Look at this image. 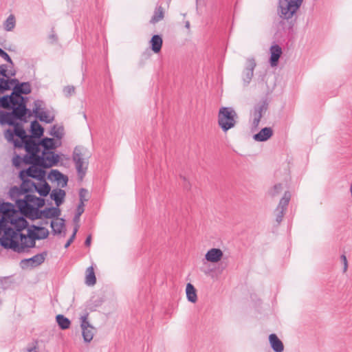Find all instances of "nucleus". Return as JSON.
Returning <instances> with one entry per match:
<instances>
[{
    "label": "nucleus",
    "mask_w": 352,
    "mask_h": 352,
    "mask_svg": "<svg viewBox=\"0 0 352 352\" xmlns=\"http://www.w3.org/2000/svg\"><path fill=\"white\" fill-rule=\"evenodd\" d=\"M0 210L6 217V226L0 239V244L3 248L22 252L25 248L34 247L36 240L48 236L49 231L46 228L34 225L28 228L27 234H22L21 232L27 228L28 223L12 204H1Z\"/></svg>",
    "instance_id": "f257e3e1"
},
{
    "label": "nucleus",
    "mask_w": 352,
    "mask_h": 352,
    "mask_svg": "<svg viewBox=\"0 0 352 352\" xmlns=\"http://www.w3.org/2000/svg\"><path fill=\"white\" fill-rule=\"evenodd\" d=\"M22 184L20 187L14 186L10 190V196L15 202L14 208L18 212L25 216H35L38 212V208L45 204L43 198L37 197L28 192H34L36 183L28 177L21 178Z\"/></svg>",
    "instance_id": "f03ea898"
},
{
    "label": "nucleus",
    "mask_w": 352,
    "mask_h": 352,
    "mask_svg": "<svg viewBox=\"0 0 352 352\" xmlns=\"http://www.w3.org/2000/svg\"><path fill=\"white\" fill-rule=\"evenodd\" d=\"M23 146H24L27 154L23 159L19 156L13 159V164L16 166H19L21 160H23L25 164H34L41 152L39 142H36L32 136L28 137L23 142Z\"/></svg>",
    "instance_id": "7ed1b4c3"
},
{
    "label": "nucleus",
    "mask_w": 352,
    "mask_h": 352,
    "mask_svg": "<svg viewBox=\"0 0 352 352\" xmlns=\"http://www.w3.org/2000/svg\"><path fill=\"white\" fill-rule=\"evenodd\" d=\"M28 113L31 116V112L23 106L14 107L12 112H6L0 110V124L14 125L15 120L26 121L25 116Z\"/></svg>",
    "instance_id": "20e7f679"
},
{
    "label": "nucleus",
    "mask_w": 352,
    "mask_h": 352,
    "mask_svg": "<svg viewBox=\"0 0 352 352\" xmlns=\"http://www.w3.org/2000/svg\"><path fill=\"white\" fill-rule=\"evenodd\" d=\"M237 114L231 107H221L218 115V123L223 131L233 128L236 122Z\"/></svg>",
    "instance_id": "39448f33"
},
{
    "label": "nucleus",
    "mask_w": 352,
    "mask_h": 352,
    "mask_svg": "<svg viewBox=\"0 0 352 352\" xmlns=\"http://www.w3.org/2000/svg\"><path fill=\"white\" fill-rule=\"evenodd\" d=\"M14 129H7L4 133L5 138L8 142L12 143L15 147L22 148L23 142L30 137L27 135L23 127L14 122Z\"/></svg>",
    "instance_id": "423d86ee"
},
{
    "label": "nucleus",
    "mask_w": 352,
    "mask_h": 352,
    "mask_svg": "<svg viewBox=\"0 0 352 352\" xmlns=\"http://www.w3.org/2000/svg\"><path fill=\"white\" fill-rule=\"evenodd\" d=\"M303 0H279L278 13L284 19H292L300 8Z\"/></svg>",
    "instance_id": "0eeeda50"
},
{
    "label": "nucleus",
    "mask_w": 352,
    "mask_h": 352,
    "mask_svg": "<svg viewBox=\"0 0 352 352\" xmlns=\"http://www.w3.org/2000/svg\"><path fill=\"white\" fill-rule=\"evenodd\" d=\"M87 150L82 146H76L73 153V161L75 163L76 168L78 176L82 179L85 176L87 168L88 155L86 153Z\"/></svg>",
    "instance_id": "6e6552de"
},
{
    "label": "nucleus",
    "mask_w": 352,
    "mask_h": 352,
    "mask_svg": "<svg viewBox=\"0 0 352 352\" xmlns=\"http://www.w3.org/2000/svg\"><path fill=\"white\" fill-rule=\"evenodd\" d=\"M59 160V155L55 154L53 151L43 150L41 154L36 157L34 164L39 165L43 168H50L56 165Z\"/></svg>",
    "instance_id": "1a4fd4ad"
},
{
    "label": "nucleus",
    "mask_w": 352,
    "mask_h": 352,
    "mask_svg": "<svg viewBox=\"0 0 352 352\" xmlns=\"http://www.w3.org/2000/svg\"><path fill=\"white\" fill-rule=\"evenodd\" d=\"M88 314L85 313L80 317L82 336L85 342H90L96 332V329L88 320Z\"/></svg>",
    "instance_id": "9d476101"
},
{
    "label": "nucleus",
    "mask_w": 352,
    "mask_h": 352,
    "mask_svg": "<svg viewBox=\"0 0 352 352\" xmlns=\"http://www.w3.org/2000/svg\"><path fill=\"white\" fill-rule=\"evenodd\" d=\"M31 85L29 82H21L14 85L12 91L13 96L17 99L19 106H23L26 108L25 98L21 94H29L31 93Z\"/></svg>",
    "instance_id": "9b49d317"
},
{
    "label": "nucleus",
    "mask_w": 352,
    "mask_h": 352,
    "mask_svg": "<svg viewBox=\"0 0 352 352\" xmlns=\"http://www.w3.org/2000/svg\"><path fill=\"white\" fill-rule=\"evenodd\" d=\"M32 166L27 170H23L19 173L20 178L23 177H32L38 179V181L45 179V172L41 168L39 165H34L30 164Z\"/></svg>",
    "instance_id": "f8f14e48"
},
{
    "label": "nucleus",
    "mask_w": 352,
    "mask_h": 352,
    "mask_svg": "<svg viewBox=\"0 0 352 352\" xmlns=\"http://www.w3.org/2000/svg\"><path fill=\"white\" fill-rule=\"evenodd\" d=\"M290 199V192L289 191H285L283 197L280 200L277 208L274 210L276 221H277L278 223H280L282 221Z\"/></svg>",
    "instance_id": "ddd939ff"
},
{
    "label": "nucleus",
    "mask_w": 352,
    "mask_h": 352,
    "mask_svg": "<svg viewBox=\"0 0 352 352\" xmlns=\"http://www.w3.org/2000/svg\"><path fill=\"white\" fill-rule=\"evenodd\" d=\"M60 215V210L57 208H47L43 210H39L38 212L35 216H27L31 219H38L42 217L47 219L58 217Z\"/></svg>",
    "instance_id": "4468645a"
},
{
    "label": "nucleus",
    "mask_w": 352,
    "mask_h": 352,
    "mask_svg": "<svg viewBox=\"0 0 352 352\" xmlns=\"http://www.w3.org/2000/svg\"><path fill=\"white\" fill-rule=\"evenodd\" d=\"M44 261L45 255L43 254H38L32 258L22 260L21 263L23 268L28 267H34L43 263Z\"/></svg>",
    "instance_id": "2eb2a0df"
},
{
    "label": "nucleus",
    "mask_w": 352,
    "mask_h": 352,
    "mask_svg": "<svg viewBox=\"0 0 352 352\" xmlns=\"http://www.w3.org/2000/svg\"><path fill=\"white\" fill-rule=\"evenodd\" d=\"M18 106L17 99L15 98L12 93L10 96L0 97V107L14 110V108Z\"/></svg>",
    "instance_id": "dca6fc26"
},
{
    "label": "nucleus",
    "mask_w": 352,
    "mask_h": 352,
    "mask_svg": "<svg viewBox=\"0 0 352 352\" xmlns=\"http://www.w3.org/2000/svg\"><path fill=\"white\" fill-rule=\"evenodd\" d=\"M256 67V62L254 58L247 60V65L243 72V80L246 85H248L254 74V69Z\"/></svg>",
    "instance_id": "f3484780"
},
{
    "label": "nucleus",
    "mask_w": 352,
    "mask_h": 352,
    "mask_svg": "<svg viewBox=\"0 0 352 352\" xmlns=\"http://www.w3.org/2000/svg\"><path fill=\"white\" fill-rule=\"evenodd\" d=\"M223 253L219 248H212L209 250L205 254L206 261L211 263H218L223 258Z\"/></svg>",
    "instance_id": "a211bd4d"
},
{
    "label": "nucleus",
    "mask_w": 352,
    "mask_h": 352,
    "mask_svg": "<svg viewBox=\"0 0 352 352\" xmlns=\"http://www.w3.org/2000/svg\"><path fill=\"white\" fill-rule=\"evenodd\" d=\"M270 63L272 67H276L278 65V60L282 54V49L278 45H274L270 47Z\"/></svg>",
    "instance_id": "6ab92c4d"
},
{
    "label": "nucleus",
    "mask_w": 352,
    "mask_h": 352,
    "mask_svg": "<svg viewBox=\"0 0 352 352\" xmlns=\"http://www.w3.org/2000/svg\"><path fill=\"white\" fill-rule=\"evenodd\" d=\"M269 342L274 352H283L284 351V344L276 334L272 333L269 336Z\"/></svg>",
    "instance_id": "aec40b11"
},
{
    "label": "nucleus",
    "mask_w": 352,
    "mask_h": 352,
    "mask_svg": "<svg viewBox=\"0 0 352 352\" xmlns=\"http://www.w3.org/2000/svg\"><path fill=\"white\" fill-rule=\"evenodd\" d=\"M273 135V130L270 127L262 129L258 133L254 135L253 139L256 142H265Z\"/></svg>",
    "instance_id": "412c9836"
},
{
    "label": "nucleus",
    "mask_w": 352,
    "mask_h": 352,
    "mask_svg": "<svg viewBox=\"0 0 352 352\" xmlns=\"http://www.w3.org/2000/svg\"><path fill=\"white\" fill-rule=\"evenodd\" d=\"M50 190L51 187L46 182L45 179L40 180L38 183H36L34 192H37L41 196H47L50 193Z\"/></svg>",
    "instance_id": "4be33fe9"
},
{
    "label": "nucleus",
    "mask_w": 352,
    "mask_h": 352,
    "mask_svg": "<svg viewBox=\"0 0 352 352\" xmlns=\"http://www.w3.org/2000/svg\"><path fill=\"white\" fill-rule=\"evenodd\" d=\"M65 195L64 190L56 188L52 191L50 197L55 201L56 206L58 207L63 203Z\"/></svg>",
    "instance_id": "5701e85b"
},
{
    "label": "nucleus",
    "mask_w": 352,
    "mask_h": 352,
    "mask_svg": "<svg viewBox=\"0 0 352 352\" xmlns=\"http://www.w3.org/2000/svg\"><path fill=\"white\" fill-rule=\"evenodd\" d=\"M267 109V104L265 101L258 103L254 108V111L252 114V118L261 120Z\"/></svg>",
    "instance_id": "b1692460"
},
{
    "label": "nucleus",
    "mask_w": 352,
    "mask_h": 352,
    "mask_svg": "<svg viewBox=\"0 0 352 352\" xmlns=\"http://www.w3.org/2000/svg\"><path fill=\"white\" fill-rule=\"evenodd\" d=\"M48 178L51 180L54 179L59 182L63 181V184H62V187H65L68 181L67 177L57 170H52L48 175Z\"/></svg>",
    "instance_id": "393cba45"
},
{
    "label": "nucleus",
    "mask_w": 352,
    "mask_h": 352,
    "mask_svg": "<svg viewBox=\"0 0 352 352\" xmlns=\"http://www.w3.org/2000/svg\"><path fill=\"white\" fill-rule=\"evenodd\" d=\"M151 50L154 53H159L162 49L163 41L160 35H154L150 41Z\"/></svg>",
    "instance_id": "a878e982"
},
{
    "label": "nucleus",
    "mask_w": 352,
    "mask_h": 352,
    "mask_svg": "<svg viewBox=\"0 0 352 352\" xmlns=\"http://www.w3.org/2000/svg\"><path fill=\"white\" fill-rule=\"evenodd\" d=\"M186 297L188 301L196 302L197 300V292L194 286L191 283H188L186 288Z\"/></svg>",
    "instance_id": "bb28decb"
},
{
    "label": "nucleus",
    "mask_w": 352,
    "mask_h": 352,
    "mask_svg": "<svg viewBox=\"0 0 352 352\" xmlns=\"http://www.w3.org/2000/svg\"><path fill=\"white\" fill-rule=\"evenodd\" d=\"M31 131L33 138H39L43 134V128L37 121L34 120L31 123Z\"/></svg>",
    "instance_id": "cd10ccee"
},
{
    "label": "nucleus",
    "mask_w": 352,
    "mask_h": 352,
    "mask_svg": "<svg viewBox=\"0 0 352 352\" xmlns=\"http://www.w3.org/2000/svg\"><path fill=\"white\" fill-rule=\"evenodd\" d=\"M51 227L54 234H60L63 228L65 227L64 220L63 219H56L52 221Z\"/></svg>",
    "instance_id": "c85d7f7f"
},
{
    "label": "nucleus",
    "mask_w": 352,
    "mask_h": 352,
    "mask_svg": "<svg viewBox=\"0 0 352 352\" xmlns=\"http://www.w3.org/2000/svg\"><path fill=\"white\" fill-rule=\"evenodd\" d=\"M56 322L61 329H67L69 328L71 322L63 315L59 314L56 317Z\"/></svg>",
    "instance_id": "c756f323"
},
{
    "label": "nucleus",
    "mask_w": 352,
    "mask_h": 352,
    "mask_svg": "<svg viewBox=\"0 0 352 352\" xmlns=\"http://www.w3.org/2000/svg\"><path fill=\"white\" fill-rule=\"evenodd\" d=\"M164 17V12L162 6H158L155 8L154 14L151 19V23H156L162 20Z\"/></svg>",
    "instance_id": "7c9ffc66"
},
{
    "label": "nucleus",
    "mask_w": 352,
    "mask_h": 352,
    "mask_svg": "<svg viewBox=\"0 0 352 352\" xmlns=\"http://www.w3.org/2000/svg\"><path fill=\"white\" fill-rule=\"evenodd\" d=\"M40 147H43V150L51 151L56 148L54 140L52 138H44L39 142Z\"/></svg>",
    "instance_id": "2f4dec72"
},
{
    "label": "nucleus",
    "mask_w": 352,
    "mask_h": 352,
    "mask_svg": "<svg viewBox=\"0 0 352 352\" xmlns=\"http://www.w3.org/2000/svg\"><path fill=\"white\" fill-rule=\"evenodd\" d=\"M86 280L85 283L87 285H94L96 282V278L94 273V268L89 267L87 269L86 272Z\"/></svg>",
    "instance_id": "473e14b6"
},
{
    "label": "nucleus",
    "mask_w": 352,
    "mask_h": 352,
    "mask_svg": "<svg viewBox=\"0 0 352 352\" xmlns=\"http://www.w3.org/2000/svg\"><path fill=\"white\" fill-rule=\"evenodd\" d=\"M35 117L38 118L40 121L45 122L46 123H51L54 120V116H51L47 111H42L35 115Z\"/></svg>",
    "instance_id": "72a5a7b5"
},
{
    "label": "nucleus",
    "mask_w": 352,
    "mask_h": 352,
    "mask_svg": "<svg viewBox=\"0 0 352 352\" xmlns=\"http://www.w3.org/2000/svg\"><path fill=\"white\" fill-rule=\"evenodd\" d=\"M16 25L15 16L13 14H10L3 23L5 30L10 32L12 31Z\"/></svg>",
    "instance_id": "f704fd0d"
},
{
    "label": "nucleus",
    "mask_w": 352,
    "mask_h": 352,
    "mask_svg": "<svg viewBox=\"0 0 352 352\" xmlns=\"http://www.w3.org/2000/svg\"><path fill=\"white\" fill-rule=\"evenodd\" d=\"M283 190L282 184H278L274 185L269 191V194L272 197H276Z\"/></svg>",
    "instance_id": "c9c22d12"
},
{
    "label": "nucleus",
    "mask_w": 352,
    "mask_h": 352,
    "mask_svg": "<svg viewBox=\"0 0 352 352\" xmlns=\"http://www.w3.org/2000/svg\"><path fill=\"white\" fill-rule=\"evenodd\" d=\"M34 107L32 110V113L35 116L38 113L43 111V102L41 100H36L34 103Z\"/></svg>",
    "instance_id": "e433bc0d"
},
{
    "label": "nucleus",
    "mask_w": 352,
    "mask_h": 352,
    "mask_svg": "<svg viewBox=\"0 0 352 352\" xmlns=\"http://www.w3.org/2000/svg\"><path fill=\"white\" fill-rule=\"evenodd\" d=\"M88 191L85 188H81L79 192L80 204H84L85 201L88 200Z\"/></svg>",
    "instance_id": "4c0bfd02"
},
{
    "label": "nucleus",
    "mask_w": 352,
    "mask_h": 352,
    "mask_svg": "<svg viewBox=\"0 0 352 352\" xmlns=\"http://www.w3.org/2000/svg\"><path fill=\"white\" fill-rule=\"evenodd\" d=\"M10 86H9V82L8 80L4 78H0V93H3L6 90H9Z\"/></svg>",
    "instance_id": "58836bf2"
},
{
    "label": "nucleus",
    "mask_w": 352,
    "mask_h": 352,
    "mask_svg": "<svg viewBox=\"0 0 352 352\" xmlns=\"http://www.w3.org/2000/svg\"><path fill=\"white\" fill-rule=\"evenodd\" d=\"M0 72H1V75L6 78H8L9 76H13L15 75L14 72H10L8 74V67L6 65H1L0 66Z\"/></svg>",
    "instance_id": "ea45409f"
},
{
    "label": "nucleus",
    "mask_w": 352,
    "mask_h": 352,
    "mask_svg": "<svg viewBox=\"0 0 352 352\" xmlns=\"http://www.w3.org/2000/svg\"><path fill=\"white\" fill-rule=\"evenodd\" d=\"M84 212V204H79L77 208V212L74 217V221L78 222L79 221L80 215Z\"/></svg>",
    "instance_id": "a19ab883"
},
{
    "label": "nucleus",
    "mask_w": 352,
    "mask_h": 352,
    "mask_svg": "<svg viewBox=\"0 0 352 352\" xmlns=\"http://www.w3.org/2000/svg\"><path fill=\"white\" fill-rule=\"evenodd\" d=\"M0 56L1 58H3L5 60L8 62L12 66L14 65V63H13L11 58L10 57V56L1 48H0Z\"/></svg>",
    "instance_id": "79ce46f5"
},
{
    "label": "nucleus",
    "mask_w": 352,
    "mask_h": 352,
    "mask_svg": "<svg viewBox=\"0 0 352 352\" xmlns=\"http://www.w3.org/2000/svg\"><path fill=\"white\" fill-rule=\"evenodd\" d=\"M78 226H76L74 228V232H73L72 236H70L69 239L67 241V242L65 245V248H67L70 245V244L73 242V241L74 240V239L76 237V234L78 232Z\"/></svg>",
    "instance_id": "37998d69"
},
{
    "label": "nucleus",
    "mask_w": 352,
    "mask_h": 352,
    "mask_svg": "<svg viewBox=\"0 0 352 352\" xmlns=\"http://www.w3.org/2000/svg\"><path fill=\"white\" fill-rule=\"evenodd\" d=\"M63 92L66 96H70L75 93V87L74 86H67L64 88Z\"/></svg>",
    "instance_id": "c03bdc74"
},
{
    "label": "nucleus",
    "mask_w": 352,
    "mask_h": 352,
    "mask_svg": "<svg viewBox=\"0 0 352 352\" xmlns=\"http://www.w3.org/2000/svg\"><path fill=\"white\" fill-rule=\"evenodd\" d=\"M340 260H341V262L343 264V272L345 273L346 271H347V269H348V261H347V259H346V257L344 254H342L340 256Z\"/></svg>",
    "instance_id": "a18cd8bd"
},
{
    "label": "nucleus",
    "mask_w": 352,
    "mask_h": 352,
    "mask_svg": "<svg viewBox=\"0 0 352 352\" xmlns=\"http://www.w3.org/2000/svg\"><path fill=\"white\" fill-rule=\"evenodd\" d=\"M24 352H38L36 344H32L29 345L25 350Z\"/></svg>",
    "instance_id": "49530a36"
},
{
    "label": "nucleus",
    "mask_w": 352,
    "mask_h": 352,
    "mask_svg": "<svg viewBox=\"0 0 352 352\" xmlns=\"http://www.w3.org/2000/svg\"><path fill=\"white\" fill-rule=\"evenodd\" d=\"M260 121H261L260 119L252 118V127L257 128L258 126L259 125Z\"/></svg>",
    "instance_id": "de8ad7c7"
},
{
    "label": "nucleus",
    "mask_w": 352,
    "mask_h": 352,
    "mask_svg": "<svg viewBox=\"0 0 352 352\" xmlns=\"http://www.w3.org/2000/svg\"><path fill=\"white\" fill-rule=\"evenodd\" d=\"M8 80V82H9V86H10V85H16V84L20 83V82H19V80H18L17 79H16V78L11 79V80Z\"/></svg>",
    "instance_id": "09e8293b"
},
{
    "label": "nucleus",
    "mask_w": 352,
    "mask_h": 352,
    "mask_svg": "<svg viewBox=\"0 0 352 352\" xmlns=\"http://www.w3.org/2000/svg\"><path fill=\"white\" fill-rule=\"evenodd\" d=\"M91 236L89 235V236H88L87 237V239H86V240H85V245H87V246H89V245H90V244H91Z\"/></svg>",
    "instance_id": "8fccbe9b"
},
{
    "label": "nucleus",
    "mask_w": 352,
    "mask_h": 352,
    "mask_svg": "<svg viewBox=\"0 0 352 352\" xmlns=\"http://www.w3.org/2000/svg\"><path fill=\"white\" fill-rule=\"evenodd\" d=\"M51 134L56 138H60V134L58 131H55V127L52 129V131L51 132Z\"/></svg>",
    "instance_id": "3c124183"
},
{
    "label": "nucleus",
    "mask_w": 352,
    "mask_h": 352,
    "mask_svg": "<svg viewBox=\"0 0 352 352\" xmlns=\"http://www.w3.org/2000/svg\"><path fill=\"white\" fill-rule=\"evenodd\" d=\"M349 191H350L351 195L352 197V181H351V185H350Z\"/></svg>",
    "instance_id": "603ef678"
},
{
    "label": "nucleus",
    "mask_w": 352,
    "mask_h": 352,
    "mask_svg": "<svg viewBox=\"0 0 352 352\" xmlns=\"http://www.w3.org/2000/svg\"><path fill=\"white\" fill-rule=\"evenodd\" d=\"M189 25H190L189 22H187L186 24V28H189Z\"/></svg>",
    "instance_id": "864d4df0"
}]
</instances>
